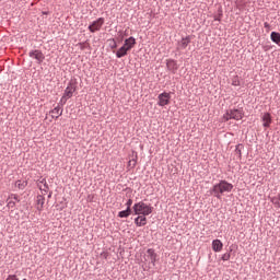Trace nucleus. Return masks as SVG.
<instances>
[{"mask_svg": "<svg viewBox=\"0 0 280 280\" xmlns=\"http://www.w3.org/2000/svg\"><path fill=\"white\" fill-rule=\"evenodd\" d=\"M232 191L233 184L226 182L225 179H221L210 189L211 196H214V198L218 200H222V196H224V194H231Z\"/></svg>", "mask_w": 280, "mask_h": 280, "instance_id": "obj_1", "label": "nucleus"}, {"mask_svg": "<svg viewBox=\"0 0 280 280\" xmlns=\"http://www.w3.org/2000/svg\"><path fill=\"white\" fill-rule=\"evenodd\" d=\"M133 215H150L154 211V207L143 201L136 202L132 207Z\"/></svg>", "mask_w": 280, "mask_h": 280, "instance_id": "obj_2", "label": "nucleus"}, {"mask_svg": "<svg viewBox=\"0 0 280 280\" xmlns=\"http://www.w3.org/2000/svg\"><path fill=\"white\" fill-rule=\"evenodd\" d=\"M105 20L104 18H98L97 20L93 21L89 26L88 30L91 34H95V32H100L104 26Z\"/></svg>", "mask_w": 280, "mask_h": 280, "instance_id": "obj_3", "label": "nucleus"}, {"mask_svg": "<svg viewBox=\"0 0 280 280\" xmlns=\"http://www.w3.org/2000/svg\"><path fill=\"white\" fill-rule=\"evenodd\" d=\"M144 261H151L152 266H156V261H159V254L154 250V248H149L144 254Z\"/></svg>", "mask_w": 280, "mask_h": 280, "instance_id": "obj_4", "label": "nucleus"}, {"mask_svg": "<svg viewBox=\"0 0 280 280\" xmlns=\"http://www.w3.org/2000/svg\"><path fill=\"white\" fill-rule=\"evenodd\" d=\"M170 100H172V92H163L158 95V106H168Z\"/></svg>", "mask_w": 280, "mask_h": 280, "instance_id": "obj_5", "label": "nucleus"}, {"mask_svg": "<svg viewBox=\"0 0 280 280\" xmlns=\"http://www.w3.org/2000/svg\"><path fill=\"white\" fill-rule=\"evenodd\" d=\"M75 91H78V83L73 80H71L65 92H63V96L68 97L69 100H71V97H73V93H75Z\"/></svg>", "mask_w": 280, "mask_h": 280, "instance_id": "obj_6", "label": "nucleus"}, {"mask_svg": "<svg viewBox=\"0 0 280 280\" xmlns=\"http://www.w3.org/2000/svg\"><path fill=\"white\" fill-rule=\"evenodd\" d=\"M28 56L30 58H34V60H37V65H43V61L45 60V55L38 49L31 50L28 52Z\"/></svg>", "mask_w": 280, "mask_h": 280, "instance_id": "obj_7", "label": "nucleus"}, {"mask_svg": "<svg viewBox=\"0 0 280 280\" xmlns=\"http://www.w3.org/2000/svg\"><path fill=\"white\" fill-rule=\"evenodd\" d=\"M228 115H230V118L235 119V121H240L241 119H244V110L243 109H229Z\"/></svg>", "mask_w": 280, "mask_h": 280, "instance_id": "obj_8", "label": "nucleus"}, {"mask_svg": "<svg viewBox=\"0 0 280 280\" xmlns=\"http://www.w3.org/2000/svg\"><path fill=\"white\" fill-rule=\"evenodd\" d=\"M189 43H191V36L188 35L183 37L180 40L177 42V51H182L183 49H187L189 47Z\"/></svg>", "mask_w": 280, "mask_h": 280, "instance_id": "obj_9", "label": "nucleus"}, {"mask_svg": "<svg viewBox=\"0 0 280 280\" xmlns=\"http://www.w3.org/2000/svg\"><path fill=\"white\" fill-rule=\"evenodd\" d=\"M166 69L171 71V73H176V71H178V61L174 59H167Z\"/></svg>", "mask_w": 280, "mask_h": 280, "instance_id": "obj_10", "label": "nucleus"}, {"mask_svg": "<svg viewBox=\"0 0 280 280\" xmlns=\"http://www.w3.org/2000/svg\"><path fill=\"white\" fill-rule=\"evenodd\" d=\"M135 45H137V39L133 36H131V37L125 39V43L122 46H125L127 48V50L130 51V49H132L135 47Z\"/></svg>", "mask_w": 280, "mask_h": 280, "instance_id": "obj_11", "label": "nucleus"}, {"mask_svg": "<svg viewBox=\"0 0 280 280\" xmlns=\"http://www.w3.org/2000/svg\"><path fill=\"white\" fill-rule=\"evenodd\" d=\"M222 248H224L222 241L218 238L212 241V250H214V253H220Z\"/></svg>", "mask_w": 280, "mask_h": 280, "instance_id": "obj_12", "label": "nucleus"}, {"mask_svg": "<svg viewBox=\"0 0 280 280\" xmlns=\"http://www.w3.org/2000/svg\"><path fill=\"white\" fill-rule=\"evenodd\" d=\"M262 121L264 128H270V124H272V116L270 115V113H265L262 115Z\"/></svg>", "mask_w": 280, "mask_h": 280, "instance_id": "obj_13", "label": "nucleus"}, {"mask_svg": "<svg viewBox=\"0 0 280 280\" xmlns=\"http://www.w3.org/2000/svg\"><path fill=\"white\" fill-rule=\"evenodd\" d=\"M127 48L122 45L117 51H116V58H124L125 56H128Z\"/></svg>", "mask_w": 280, "mask_h": 280, "instance_id": "obj_14", "label": "nucleus"}, {"mask_svg": "<svg viewBox=\"0 0 280 280\" xmlns=\"http://www.w3.org/2000/svg\"><path fill=\"white\" fill-rule=\"evenodd\" d=\"M50 113L52 115V118L58 119V117L62 116V107H60V105H58L52 110H50Z\"/></svg>", "mask_w": 280, "mask_h": 280, "instance_id": "obj_15", "label": "nucleus"}, {"mask_svg": "<svg viewBox=\"0 0 280 280\" xmlns=\"http://www.w3.org/2000/svg\"><path fill=\"white\" fill-rule=\"evenodd\" d=\"M242 150H244V144L242 143H238L236 147H235V155H236V159L238 161H242Z\"/></svg>", "mask_w": 280, "mask_h": 280, "instance_id": "obj_16", "label": "nucleus"}, {"mask_svg": "<svg viewBox=\"0 0 280 280\" xmlns=\"http://www.w3.org/2000/svg\"><path fill=\"white\" fill-rule=\"evenodd\" d=\"M270 38H271L272 43H275L276 45H280V33L279 32H271Z\"/></svg>", "mask_w": 280, "mask_h": 280, "instance_id": "obj_17", "label": "nucleus"}, {"mask_svg": "<svg viewBox=\"0 0 280 280\" xmlns=\"http://www.w3.org/2000/svg\"><path fill=\"white\" fill-rule=\"evenodd\" d=\"M130 215H132V209L129 208L118 212V218H130Z\"/></svg>", "mask_w": 280, "mask_h": 280, "instance_id": "obj_18", "label": "nucleus"}, {"mask_svg": "<svg viewBox=\"0 0 280 280\" xmlns=\"http://www.w3.org/2000/svg\"><path fill=\"white\" fill-rule=\"evenodd\" d=\"M231 255H233V246H230L228 253L222 255V261H229V259H231Z\"/></svg>", "mask_w": 280, "mask_h": 280, "instance_id": "obj_19", "label": "nucleus"}, {"mask_svg": "<svg viewBox=\"0 0 280 280\" xmlns=\"http://www.w3.org/2000/svg\"><path fill=\"white\" fill-rule=\"evenodd\" d=\"M40 183L44 185V188L39 187L40 191H45V194H47V191H49V184H47V179H42Z\"/></svg>", "mask_w": 280, "mask_h": 280, "instance_id": "obj_20", "label": "nucleus"}, {"mask_svg": "<svg viewBox=\"0 0 280 280\" xmlns=\"http://www.w3.org/2000/svg\"><path fill=\"white\" fill-rule=\"evenodd\" d=\"M140 218V226H145V224H148V215H143V214H138Z\"/></svg>", "mask_w": 280, "mask_h": 280, "instance_id": "obj_21", "label": "nucleus"}, {"mask_svg": "<svg viewBox=\"0 0 280 280\" xmlns=\"http://www.w3.org/2000/svg\"><path fill=\"white\" fill-rule=\"evenodd\" d=\"M128 167H131V170L137 167V155L128 162Z\"/></svg>", "mask_w": 280, "mask_h": 280, "instance_id": "obj_22", "label": "nucleus"}, {"mask_svg": "<svg viewBox=\"0 0 280 280\" xmlns=\"http://www.w3.org/2000/svg\"><path fill=\"white\" fill-rule=\"evenodd\" d=\"M241 82H240V77L235 75L232 78V86H240Z\"/></svg>", "mask_w": 280, "mask_h": 280, "instance_id": "obj_23", "label": "nucleus"}, {"mask_svg": "<svg viewBox=\"0 0 280 280\" xmlns=\"http://www.w3.org/2000/svg\"><path fill=\"white\" fill-rule=\"evenodd\" d=\"M271 202L276 207V209H280V200L278 199V197H272Z\"/></svg>", "mask_w": 280, "mask_h": 280, "instance_id": "obj_24", "label": "nucleus"}, {"mask_svg": "<svg viewBox=\"0 0 280 280\" xmlns=\"http://www.w3.org/2000/svg\"><path fill=\"white\" fill-rule=\"evenodd\" d=\"M16 187L20 188V189H25V187L27 186V182H21V180H18L15 183Z\"/></svg>", "mask_w": 280, "mask_h": 280, "instance_id": "obj_25", "label": "nucleus"}, {"mask_svg": "<svg viewBox=\"0 0 280 280\" xmlns=\"http://www.w3.org/2000/svg\"><path fill=\"white\" fill-rule=\"evenodd\" d=\"M67 100H69V97L62 95V97L60 98V102H59V106H61V108H62V106H65V104H67Z\"/></svg>", "mask_w": 280, "mask_h": 280, "instance_id": "obj_26", "label": "nucleus"}, {"mask_svg": "<svg viewBox=\"0 0 280 280\" xmlns=\"http://www.w3.org/2000/svg\"><path fill=\"white\" fill-rule=\"evenodd\" d=\"M37 205H40L43 207L45 205V197L43 196H37Z\"/></svg>", "mask_w": 280, "mask_h": 280, "instance_id": "obj_27", "label": "nucleus"}, {"mask_svg": "<svg viewBox=\"0 0 280 280\" xmlns=\"http://www.w3.org/2000/svg\"><path fill=\"white\" fill-rule=\"evenodd\" d=\"M109 47L110 49H117V42L115 40V38L110 39Z\"/></svg>", "mask_w": 280, "mask_h": 280, "instance_id": "obj_28", "label": "nucleus"}, {"mask_svg": "<svg viewBox=\"0 0 280 280\" xmlns=\"http://www.w3.org/2000/svg\"><path fill=\"white\" fill-rule=\"evenodd\" d=\"M9 199H13V200H16V202H21V199H19V195H16V194H11L9 196Z\"/></svg>", "mask_w": 280, "mask_h": 280, "instance_id": "obj_29", "label": "nucleus"}, {"mask_svg": "<svg viewBox=\"0 0 280 280\" xmlns=\"http://www.w3.org/2000/svg\"><path fill=\"white\" fill-rule=\"evenodd\" d=\"M7 207H8L9 209H14V207H16V202H14V201H8Z\"/></svg>", "mask_w": 280, "mask_h": 280, "instance_id": "obj_30", "label": "nucleus"}, {"mask_svg": "<svg viewBox=\"0 0 280 280\" xmlns=\"http://www.w3.org/2000/svg\"><path fill=\"white\" fill-rule=\"evenodd\" d=\"M223 119H224L225 121H230V119H232V118H231V115H229V110L223 115Z\"/></svg>", "mask_w": 280, "mask_h": 280, "instance_id": "obj_31", "label": "nucleus"}, {"mask_svg": "<svg viewBox=\"0 0 280 280\" xmlns=\"http://www.w3.org/2000/svg\"><path fill=\"white\" fill-rule=\"evenodd\" d=\"M126 207L127 209H132V199H128L127 202H126Z\"/></svg>", "mask_w": 280, "mask_h": 280, "instance_id": "obj_32", "label": "nucleus"}, {"mask_svg": "<svg viewBox=\"0 0 280 280\" xmlns=\"http://www.w3.org/2000/svg\"><path fill=\"white\" fill-rule=\"evenodd\" d=\"M5 280H19V278H16V275H9Z\"/></svg>", "mask_w": 280, "mask_h": 280, "instance_id": "obj_33", "label": "nucleus"}, {"mask_svg": "<svg viewBox=\"0 0 280 280\" xmlns=\"http://www.w3.org/2000/svg\"><path fill=\"white\" fill-rule=\"evenodd\" d=\"M141 220H140V218H139V215L135 219V224H136V226H141Z\"/></svg>", "mask_w": 280, "mask_h": 280, "instance_id": "obj_34", "label": "nucleus"}, {"mask_svg": "<svg viewBox=\"0 0 280 280\" xmlns=\"http://www.w3.org/2000/svg\"><path fill=\"white\" fill-rule=\"evenodd\" d=\"M264 28H265V30H270V24H269L268 22H265V23H264Z\"/></svg>", "mask_w": 280, "mask_h": 280, "instance_id": "obj_35", "label": "nucleus"}, {"mask_svg": "<svg viewBox=\"0 0 280 280\" xmlns=\"http://www.w3.org/2000/svg\"><path fill=\"white\" fill-rule=\"evenodd\" d=\"M220 16H222V14L215 15V16H214V21H221Z\"/></svg>", "mask_w": 280, "mask_h": 280, "instance_id": "obj_36", "label": "nucleus"}, {"mask_svg": "<svg viewBox=\"0 0 280 280\" xmlns=\"http://www.w3.org/2000/svg\"><path fill=\"white\" fill-rule=\"evenodd\" d=\"M48 198H51V192H49Z\"/></svg>", "mask_w": 280, "mask_h": 280, "instance_id": "obj_37", "label": "nucleus"}, {"mask_svg": "<svg viewBox=\"0 0 280 280\" xmlns=\"http://www.w3.org/2000/svg\"><path fill=\"white\" fill-rule=\"evenodd\" d=\"M277 198H278V200L280 201V194L278 195V197H277Z\"/></svg>", "mask_w": 280, "mask_h": 280, "instance_id": "obj_38", "label": "nucleus"}]
</instances>
